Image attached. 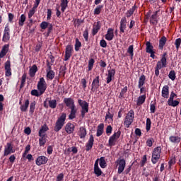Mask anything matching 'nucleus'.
Listing matches in <instances>:
<instances>
[{
  "label": "nucleus",
  "mask_w": 181,
  "mask_h": 181,
  "mask_svg": "<svg viewBox=\"0 0 181 181\" xmlns=\"http://www.w3.org/2000/svg\"><path fill=\"white\" fill-rule=\"evenodd\" d=\"M66 118H67V115L64 112L62 113L61 116L58 117L55 122V125L54 127V132H59L62 129L63 127L66 124Z\"/></svg>",
  "instance_id": "nucleus-1"
},
{
  "label": "nucleus",
  "mask_w": 181,
  "mask_h": 181,
  "mask_svg": "<svg viewBox=\"0 0 181 181\" xmlns=\"http://www.w3.org/2000/svg\"><path fill=\"white\" fill-rule=\"evenodd\" d=\"M160 153H162V148L160 146L156 147L152 153L151 162L153 165H156L160 159Z\"/></svg>",
  "instance_id": "nucleus-2"
},
{
  "label": "nucleus",
  "mask_w": 181,
  "mask_h": 181,
  "mask_svg": "<svg viewBox=\"0 0 181 181\" xmlns=\"http://www.w3.org/2000/svg\"><path fill=\"white\" fill-rule=\"evenodd\" d=\"M134 118H135V112H134V110H130L127 114L124 122L126 128H129L132 122H134Z\"/></svg>",
  "instance_id": "nucleus-3"
},
{
  "label": "nucleus",
  "mask_w": 181,
  "mask_h": 181,
  "mask_svg": "<svg viewBox=\"0 0 181 181\" xmlns=\"http://www.w3.org/2000/svg\"><path fill=\"white\" fill-rule=\"evenodd\" d=\"M115 163L116 166H118L117 173L121 175L127 166V161L124 158H118Z\"/></svg>",
  "instance_id": "nucleus-4"
},
{
  "label": "nucleus",
  "mask_w": 181,
  "mask_h": 181,
  "mask_svg": "<svg viewBox=\"0 0 181 181\" xmlns=\"http://www.w3.org/2000/svg\"><path fill=\"white\" fill-rule=\"evenodd\" d=\"M121 136V130H118L117 132H115L110 138L108 141L109 146H115L117 141Z\"/></svg>",
  "instance_id": "nucleus-5"
},
{
  "label": "nucleus",
  "mask_w": 181,
  "mask_h": 181,
  "mask_svg": "<svg viewBox=\"0 0 181 181\" xmlns=\"http://www.w3.org/2000/svg\"><path fill=\"white\" fill-rule=\"evenodd\" d=\"M37 88L38 91H41V93L45 94V91L47 88V83L45 80V78L42 77L40 78L39 81L37 82Z\"/></svg>",
  "instance_id": "nucleus-6"
},
{
  "label": "nucleus",
  "mask_w": 181,
  "mask_h": 181,
  "mask_svg": "<svg viewBox=\"0 0 181 181\" xmlns=\"http://www.w3.org/2000/svg\"><path fill=\"white\" fill-rule=\"evenodd\" d=\"M73 45H68L65 49L64 62H67V60L70 59V57L73 56Z\"/></svg>",
  "instance_id": "nucleus-7"
},
{
  "label": "nucleus",
  "mask_w": 181,
  "mask_h": 181,
  "mask_svg": "<svg viewBox=\"0 0 181 181\" xmlns=\"http://www.w3.org/2000/svg\"><path fill=\"white\" fill-rule=\"evenodd\" d=\"M11 153H15V149H13V145L12 143H7L4 146V156H8Z\"/></svg>",
  "instance_id": "nucleus-8"
},
{
  "label": "nucleus",
  "mask_w": 181,
  "mask_h": 181,
  "mask_svg": "<svg viewBox=\"0 0 181 181\" xmlns=\"http://www.w3.org/2000/svg\"><path fill=\"white\" fill-rule=\"evenodd\" d=\"M49 158L45 156H40L35 160V164L37 166H41V165H46Z\"/></svg>",
  "instance_id": "nucleus-9"
},
{
  "label": "nucleus",
  "mask_w": 181,
  "mask_h": 181,
  "mask_svg": "<svg viewBox=\"0 0 181 181\" xmlns=\"http://www.w3.org/2000/svg\"><path fill=\"white\" fill-rule=\"evenodd\" d=\"M100 88V76H96L92 82L91 91H97Z\"/></svg>",
  "instance_id": "nucleus-10"
},
{
  "label": "nucleus",
  "mask_w": 181,
  "mask_h": 181,
  "mask_svg": "<svg viewBox=\"0 0 181 181\" xmlns=\"http://www.w3.org/2000/svg\"><path fill=\"white\" fill-rule=\"evenodd\" d=\"M4 69L6 71L5 76L6 77H11L12 76V69H11V61L8 60L4 64Z\"/></svg>",
  "instance_id": "nucleus-11"
},
{
  "label": "nucleus",
  "mask_w": 181,
  "mask_h": 181,
  "mask_svg": "<svg viewBox=\"0 0 181 181\" xmlns=\"http://www.w3.org/2000/svg\"><path fill=\"white\" fill-rule=\"evenodd\" d=\"M93 145H94V136H93V134H91L90 136V138H89L88 142L86 144V152H89V151H91V149H93Z\"/></svg>",
  "instance_id": "nucleus-12"
},
{
  "label": "nucleus",
  "mask_w": 181,
  "mask_h": 181,
  "mask_svg": "<svg viewBox=\"0 0 181 181\" xmlns=\"http://www.w3.org/2000/svg\"><path fill=\"white\" fill-rule=\"evenodd\" d=\"M115 77V69H112L108 70L107 76L106 78V83L107 84H110L111 81H112V78Z\"/></svg>",
  "instance_id": "nucleus-13"
},
{
  "label": "nucleus",
  "mask_w": 181,
  "mask_h": 181,
  "mask_svg": "<svg viewBox=\"0 0 181 181\" xmlns=\"http://www.w3.org/2000/svg\"><path fill=\"white\" fill-rule=\"evenodd\" d=\"M99 161H100V159L98 158L95 160V164H94V173H95V175H96V176L98 177L101 176V175H103V171L101 170V169L98 166V162Z\"/></svg>",
  "instance_id": "nucleus-14"
},
{
  "label": "nucleus",
  "mask_w": 181,
  "mask_h": 181,
  "mask_svg": "<svg viewBox=\"0 0 181 181\" xmlns=\"http://www.w3.org/2000/svg\"><path fill=\"white\" fill-rule=\"evenodd\" d=\"M75 128L76 127L74 124L69 122L65 126V131L68 134H73V132H74Z\"/></svg>",
  "instance_id": "nucleus-15"
},
{
  "label": "nucleus",
  "mask_w": 181,
  "mask_h": 181,
  "mask_svg": "<svg viewBox=\"0 0 181 181\" xmlns=\"http://www.w3.org/2000/svg\"><path fill=\"white\" fill-rule=\"evenodd\" d=\"M78 135L81 139H84L87 136V129L85 127H81L78 131Z\"/></svg>",
  "instance_id": "nucleus-16"
},
{
  "label": "nucleus",
  "mask_w": 181,
  "mask_h": 181,
  "mask_svg": "<svg viewBox=\"0 0 181 181\" xmlns=\"http://www.w3.org/2000/svg\"><path fill=\"white\" fill-rule=\"evenodd\" d=\"M64 103L68 108H71V107H74L76 105L74 104V99L71 98H65L64 99Z\"/></svg>",
  "instance_id": "nucleus-17"
},
{
  "label": "nucleus",
  "mask_w": 181,
  "mask_h": 181,
  "mask_svg": "<svg viewBox=\"0 0 181 181\" xmlns=\"http://www.w3.org/2000/svg\"><path fill=\"white\" fill-rule=\"evenodd\" d=\"M106 40H108L109 42H111L112 39H114V29L109 28L107 29V33L105 36Z\"/></svg>",
  "instance_id": "nucleus-18"
},
{
  "label": "nucleus",
  "mask_w": 181,
  "mask_h": 181,
  "mask_svg": "<svg viewBox=\"0 0 181 181\" xmlns=\"http://www.w3.org/2000/svg\"><path fill=\"white\" fill-rule=\"evenodd\" d=\"M158 12L159 11H155L150 17V23L152 25H158V22H159V20H158Z\"/></svg>",
  "instance_id": "nucleus-19"
},
{
  "label": "nucleus",
  "mask_w": 181,
  "mask_h": 181,
  "mask_svg": "<svg viewBox=\"0 0 181 181\" xmlns=\"http://www.w3.org/2000/svg\"><path fill=\"white\" fill-rule=\"evenodd\" d=\"M70 110H71V112L69 115V119H74V118H76L78 109L77 107H76V105H75V106H71Z\"/></svg>",
  "instance_id": "nucleus-20"
},
{
  "label": "nucleus",
  "mask_w": 181,
  "mask_h": 181,
  "mask_svg": "<svg viewBox=\"0 0 181 181\" xmlns=\"http://www.w3.org/2000/svg\"><path fill=\"white\" fill-rule=\"evenodd\" d=\"M49 129V127H47V124H44L41 127L40 129L38 132L39 136H46V132H47V130Z\"/></svg>",
  "instance_id": "nucleus-21"
},
{
  "label": "nucleus",
  "mask_w": 181,
  "mask_h": 181,
  "mask_svg": "<svg viewBox=\"0 0 181 181\" xmlns=\"http://www.w3.org/2000/svg\"><path fill=\"white\" fill-rule=\"evenodd\" d=\"M78 103L82 110H84L85 111H87V110H88V103H87V101L78 99Z\"/></svg>",
  "instance_id": "nucleus-22"
},
{
  "label": "nucleus",
  "mask_w": 181,
  "mask_h": 181,
  "mask_svg": "<svg viewBox=\"0 0 181 181\" xmlns=\"http://www.w3.org/2000/svg\"><path fill=\"white\" fill-rule=\"evenodd\" d=\"M161 95L163 98H169V86L168 85L163 87Z\"/></svg>",
  "instance_id": "nucleus-23"
},
{
  "label": "nucleus",
  "mask_w": 181,
  "mask_h": 181,
  "mask_svg": "<svg viewBox=\"0 0 181 181\" xmlns=\"http://www.w3.org/2000/svg\"><path fill=\"white\" fill-rule=\"evenodd\" d=\"M166 42H168V38L166 37L163 36L159 40L158 48L160 50H163V47H165V45H166Z\"/></svg>",
  "instance_id": "nucleus-24"
},
{
  "label": "nucleus",
  "mask_w": 181,
  "mask_h": 181,
  "mask_svg": "<svg viewBox=\"0 0 181 181\" xmlns=\"http://www.w3.org/2000/svg\"><path fill=\"white\" fill-rule=\"evenodd\" d=\"M100 29H101V25H100V21H98L97 23H95L93 25L92 35L93 36H95V35L98 33V30H100Z\"/></svg>",
  "instance_id": "nucleus-25"
},
{
  "label": "nucleus",
  "mask_w": 181,
  "mask_h": 181,
  "mask_svg": "<svg viewBox=\"0 0 181 181\" xmlns=\"http://www.w3.org/2000/svg\"><path fill=\"white\" fill-rule=\"evenodd\" d=\"M145 100H146V94L140 95L137 98L136 105H138V107H141V105H142V104H144V103H145Z\"/></svg>",
  "instance_id": "nucleus-26"
},
{
  "label": "nucleus",
  "mask_w": 181,
  "mask_h": 181,
  "mask_svg": "<svg viewBox=\"0 0 181 181\" xmlns=\"http://www.w3.org/2000/svg\"><path fill=\"white\" fill-rule=\"evenodd\" d=\"M60 6L62 12L64 13L69 6V0H61Z\"/></svg>",
  "instance_id": "nucleus-27"
},
{
  "label": "nucleus",
  "mask_w": 181,
  "mask_h": 181,
  "mask_svg": "<svg viewBox=\"0 0 181 181\" xmlns=\"http://www.w3.org/2000/svg\"><path fill=\"white\" fill-rule=\"evenodd\" d=\"M36 73H37V66H36V64H34L32 66L31 68H30V77H34L35 76H36Z\"/></svg>",
  "instance_id": "nucleus-28"
},
{
  "label": "nucleus",
  "mask_w": 181,
  "mask_h": 181,
  "mask_svg": "<svg viewBox=\"0 0 181 181\" xmlns=\"http://www.w3.org/2000/svg\"><path fill=\"white\" fill-rule=\"evenodd\" d=\"M104 132V124L100 123L98 126L96 136H101Z\"/></svg>",
  "instance_id": "nucleus-29"
},
{
  "label": "nucleus",
  "mask_w": 181,
  "mask_h": 181,
  "mask_svg": "<svg viewBox=\"0 0 181 181\" xmlns=\"http://www.w3.org/2000/svg\"><path fill=\"white\" fill-rule=\"evenodd\" d=\"M169 141L173 144H180L181 138L179 136H170L169 137Z\"/></svg>",
  "instance_id": "nucleus-30"
},
{
  "label": "nucleus",
  "mask_w": 181,
  "mask_h": 181,
  "mask_svg": "<svg viewBox=\"0 0 181 181\" xmlns=\"http://www.w3.org/2000/svg\"><path fill=\"white\" fill-rule=\"evenodd\" d=\"M28 108H29V99H27L25 101V103L21 105L20 110L22 112H26V111H28Z\"/></svg>",
  "instance_id": "nucleus-31"
},
{
  "label": "nucleus",
  "mask_w": 181,
  "mask_h": 181,
  "mask_svg": "<svg viewBox=\"0 0 181 181\" xmlns=\"http://www.w3.org/2000/svg\"><path fill=\"white\" fill-rule=\"evenodd\" d=\"M145 81H146V76L141 75L139 78L138 88L144 87Z\"/></svg>",
  "instance_id": "nucleus-32"
},
{
  "label": "nucleus",
  "mask_w": 181,
  "mask_h": 181,
  "mask_svg": "<svg viewBox=\"0 0 181 181\" xmlns=\"http://www.w3.org/2000/svg\"><path fill=\"white\" fill-rule=\"evenodd\" d=\"M49 107L52 110H54L57 107V100L56 99L49 100L48 101Z\"/></svg>",
  "instance_id": "nucleus-33"
},
{
  "label": "nucleus",
  "mask_w": 181,
  "mask_h": 181,
  "mask_svg": "<svg viewBox=\"0 0 181 181\" xmlns=\"http://www.w3.org/2000/svg\"><path fill=\"white\" fill-rule=\"evenodd\" d=\"M167 103H168V105H169L170 107H177V105L180 104V102H179L177 100H174V99L168 100Z\"/></svg>",
  "instance_id": "nucleus-34"
},
{
  "label": "nucleus",
  "mask_w": 181,
  "mask_h": 181,
  "mask_svg": "<svg viewBox=\"0 0 181 181\" xmlns=\"http://www.w3.org/2000/svg\"><path fill=\"white\" fill-rule=\"evenodd\" d=\"M10 40H11V33H4L2 42H4V43H8V42H9Z\"/></svg>",
  "instance_id": "nucleus-35"
},
{
  "label": "nucleus",
  "mask_w": 181,
  "mask_h": 181,
  "mask_svg": "<svg viewBox=\"0 0 181 181\" xmlns=\"http://www.w3.org/2000/svg\"><path fill=\"white\" fill-rule=\"evenodd\" d=\"M146 53H151L153 52V46L151 44V42L148 41L146 42Z\"/></svg>",
  "instance_id": "nucleus-36"
},
{
  "label": "nucleus",
  "mask_w": 181,
  "mask_h": 181,
  "mask_svg": "<svg viewBox=\"0 0 181 181\" xmlns=\"http://www.w3.org/2000/svg\"><path fill=\"white\" fill-rule=\"evenodd\" d=\"M28 76V74L26 73H24L21 77V83L20 85V88L22 89L23 87H25V84H26V77Z\"/></svg>",
  "instance_id": "nucleus-37"
},
{
  "label": "nucleus",
  "mask_w": 181,
  "mask_h": 181,
  "mask_svg": "<svg viewBox=\"0 0 181 181\" xmlns=\"http://www.w3.org/2000/svg\"><path fill=\"white\" fill-rule=\"evenodd\" d=\"M99 159V165L102 169H105L107 168V162H105V158L104 157H100Z\"/></svg>",
  "instance_id": "nucleus-38"
},
{
  "label": "nucleus",
  "mask_w": 181,
  "mask_h": 181,
  "mask_svg": "<svg viewBox=\"0 0 181 181\" xmlns=\"http://www.w3.org/2000/svg\"><path fill=\"white\" fill-rule=\"evenodd\" d=\"M36 108V101H33L30 104V110L29 112L30 114H31V115H33V112H35V110Z\"/></svg>",
  "instance_id": "nucleus-39"
},
{
  "label": "nucleus",
  "mask_w": 181,
  "mask_h": 181,
  "mask_svg": "<svg viewBox=\"0 0 181 181\" xmlns=\"http://www.w3.org/2000/svg\"><path fill=\"white\" fill-rule=\"evenodd\" d=\"M40 137L39 139L40 146H45V145H46V142L47 141V139H46L47 136H40Z\"/></svg>",
  "instance_id": "nucleus-40"
},
{
  "label": "nucleus",
  "mask_w": 181,
  "mask_h": 181,
  "mask_svg": "<svg viewBox=\"0 0 181 181\" xmlns=\"http://www.w3.org/2000/svg\"><path fill=\"white\" fill-rule=\"evenodd\" d=\"M113 118H114V115L111 114V112H110V109H108L105 116V119H109L110 122H112V121H114Z\"/></svg>",
  "instance_id": "nucleus-41"
},
{
  "label": "nucleus",
  "mask_w": 181,
  "mask_h": 181,
  "mask_svg": "<svg viewBox=\"0 0 181 181\" xmlns=\"http://www.w3.org/2000/svg\"><path fill=\"white\" fill-rule=\"evenodd\" d=\"M158 63H160L161 68H165L168 66V59L167 58H161L160 61H158Z\"/></svg>",
  "instance_id": "nucleus-42"
},
{
  "label": "nucleus",
  "mask_w": 181,
  "mask_h": 181,
  "mask_svg": "<svg viewBox=\"0 0 181 181\" xmlns=\"http://www.w3.org/2000/svg\"><path fill=\"white\" fill-rule=\"evenodd\" d=\"M128 91V86H125L121 90V92L119 95V98H125V94Z\"/></svg>",
  "instance_id": "nucleus-43"
},
{
  "label": "nucleus",
  "mask_w": 181,
  "mask_h": 181,
  "mask_svg": "<svg viewBox=\"0 0 181 181\" xmlns=\"http://www.w3.org/2000/svg\"><path fill=\"white\" fill-rule=\"evenodd\" d=\"M31 95H34L35 97H40V95H43L44 93H41V90H37L36 89H33L31 90Z\"/></svg>",
  "instance_id": "nucleus-44"
},
{
  "label": "nucleus",
  "mask_w": 181,
  "mask_h": 181,
  "mask_svg": "<svg viewBox=\"0 0 181 181\" xmlns=\"http://www.w3.org/2000/svg\"><path fill=\"white\" fill-rule=\"evenodd\" d=\"M54 71H49L47 72V80H53L54 78Z\"/></svg>",
  "instance_id": "nucleus-45"
},
{
  "label": "nucleus",
  "mask_w": 181,
  "mask_h": 181,
  "mask_svg": "<svg viewBox=\"0 0 181 181\" xmlns=\"http://www.w3.org/2000/svg\"><path fill=\"white\" fill-rule=\"evenodd\" d=\"M25 21H26V16H25V14H22L18 21L19 26H23V25H25Z\"/></svg>",
  "instance_id": "nucleus-46"
},
{
  "label": "nucleus",
  "mask_w": 181,
  "mask_h": 181,
  "mask_svg": "<svg viewBox=\"0 0 181 181\" xmlns=\"http://www.w3.org/2000/svg\"><path fill=\"white\" fill-rule=\"evenodd\" d=\"M94 63H95V61L94 59L91 58L88 61V71H91L93 70V67H94Z\"/></svg>",
  "instance_id": "nucleus-47"
},
{
  "label": "nucleus",
  "mask_w": 181,
  "mask_h": 181,
  "mask_svg": "<svg viewBox=\"0 0 181 181\" xmlns=\"http://www.w3.org/2000/svg\"><path fill=\"white\" fill-rule=\"evenodd\" d=\"M104 8L103 5H98L94 10V15H100L101 13V9Z\"/></svg>",
  "instance_id": "nucleus-48"
},
{
  "label": "nucleus",
  "mask_w": 181,
  "mask_h": 181,
  "mask_svg": "<svg viewBox=\"0 0 181 181\" xmlns=\"http://www.w3.org/2000/svg\"><path fill=\"white\" fill-rule=\"evenodd\" d=\"M160 69H162V65H160V62H157V64L155 67V74L156 77L159 76V70H160Z\"/></svg>",
  "instance_id": "nucleus-49"
},
{
  "label": "nucleus",
  "mask_w": 181,
  "mask_h": 181,
  "mask_svg": "<svg viewBox=\"0 0 181 181\" xmlns=\"http://www.w3.org/2000/svg\"><path fill=\"white\" fill-rule=\"evenodd\" d=\"M168 77L172 81H175L176 80V72L175 71L172 70L169 72Z\"/></svg>",
  "instance_id": "nucleus-50"
},
{
  "label": "nucleus",
  "mask_w": 181,
  "mask_h": 181,
  "mask_svg": "<svg viewBox=\"0 0 181 181\" xmlns=\"http://www.w3.org/2000/svg\"><path fill=\"white\" fill-rule=\"evenodd\" d=\"M152 122H151V119L150 118H147L146 119V132H149V131H151V125Z\"/></svg>",
  "instance_id": "nucleus-51"
},
{
  "label": "nucleus",
  "mask_w": 181,
  "mask_h": 181,
  "mask_svg": "<svg viewBox=\"0 0 181 181\" xmlns=\"http://www.w3.org/2000/svg\"><path fill=\"white\" fill-rule=\"evenodd\" d=\"M80 47H81V42L80 40H78V38H76L75 43V51L78 52V50H80Z\"/></svg>",
  "instance_id": "nucleus-52"
},
{
  "label": "nucleus",
  "mask_w": 181,
  "mask_h": 181,
  "mask_svg": "<svg viewBox=\"0 0 181 181\" xmlns=\"http://www.w3.org/2000/svg\"><path fill=\"white\" fill-rule=\"evenodd\" d=\"M153 142H155V139H153V138H149L147 139L146 144L149 148H151L152 147V145H153Z\"/></svg>",
  "instance_id": "nucleus-53"
},
{
  "label": "nucleus",
  "mask_w": 181,
  "mask_h": 181,
  "mask_svg": "<svg viewBox=\"0 0 181 181\" xmlns=\"http://www.w3.org/2000/svg\"><path fill=\"white\" fill-rule=\"evenodd\" d=\"M50 23H47L46 21H42L41 23H40V28L41 29H42L43 30H45V29H47Z\"/></svg>",
  "instance_id": "nucleus-54"
},
{
  "label": "nucleus",
  "mask_w": 181,
  "mask_h": 181,
  "mask_svg": "<svg viewBox=\"0 0 181 181\" xmlns=\"http://www.w3.org/2000/svg\"><path fill=\"white\" fill-rule=\"evenodd\" d=\"M127 53L130 54L131 57H134V45H130L127 49Z\"/></svg>",
  "instance_id": "nucleus-55"
},
{
  "label": "nucleus",
  "mask_w": 181,
  "mask_h": 181,
  "mask_svg": "<svg viewBox=\"0 0 181 181\" xmlns=\"http://www.w3.org/2000/svg\"><path fill=\"white\" fill-rule=\"evenodd\" d=\"M136 9H138V6H136V4H134L132 8L127 11V12L128 13H130V15H134V13Z\"/></svg>",
  "instance_id": "nucleus-56"
},
{
  "label": "nucleus",
  "mask_w": 181,
  "mask_h": 181,
  "mask_svg": "<svg viewBox=\"0 0 181 181\" xmlns=\"http://www.w3.org/2000/svg\"><path fill=\"white\" fill-rule=\"evenodd\" d=\"M29 151H30V144L26 146L24 153H23V158H25L26 155L29 153Z\"/></svg>",
  "instance_id": "nucleus-57"
},
{
  "label": "nucleus",
  "mask_w": 181,
  "mask_h": 181,
  "mask_svg": "<svg viewBox=\"0 0 181 181\" xmlns=\"http://www.w3.org/2000/svg\"><path fill=\"white\" fill-rule=\"evenodd\" d=\"M180 45H181V38L176 39L175 42V46L177 50H179V47H180Z\"/></svg>",
  "instance_id": "nucleus-58"
},
{
  "label": "nucleus",
  "mask_w": 181,
  "mask_h": 181,
  "mask_svg": "<svg viewBox=\"0 0 181 181\" xmlns=\"http://www.w3.org/2000/svg\"><path fill=\"white\" fill-rule=\"evenodd\" d=\"M41 1L42 0H35L34 5H33L32 9H34L35 11H36V9H37V7L39 6V5H40Z\"/></svg>",
  "instance_id": "nucleus-59"
},
{
  "label": "nucleus",
  "mask_w": 181,
  "mask_h": 181,
  "mask_svg": "<svg viewBox=\"0 0 181 181\" xmlns=\"http://www.w3.org/2000/svg\"><path fill=\"white\" fill-rule=\"evenodd\" d=\"M125 29H127V24H121L119 25L120 33H125Z\"/></svg>",
  "instance_id": "nucleus-60"
},
{
  "label": "nucleus",
  "mask_w": 181,
  "mask_h": 181,
  "mask_svg": "<svg viewBox=\"0 0 181 181\" xmlns=\"http://www.w3.org/2000/svg\"><path fill=\"white\" fill-rule=\"evenodd\" d=\"M83 36L86 42H88V30L86 29L83 33Z\"/></svg>",
  "instance_id": "nucleus-61"
},
{
  "label": "nucleus",
  "mask_w": 181,
  "mask_h": 181,
  "mask_svg": "<svg viewBox=\"0 0 181 181\" xmlns=\"http://www.w3.org/2000/svg\"><path fill=\"white\" fill-rule=\"evenodd\" d=\"M150 111H151V114H155V111H156V106L155 105V104L151 103Z\"/></svg>",
  "instance_id": "nucleus-62"
},
{
  "label": "nucleus",
  "mask_w": 181,
  "mask_h": 181,
  "mask_svg": "<svg viewBox=\"0 0 181 181\" xmlns=\"http://www.w3.org/2000/svg\"><path fill=\"white\" fill-rule=\"evenodd\" d=\"M106 134H107V135H111V134H112V127L111 125H108L107 127Z\"/></svg>",
  "instance_id": "nucleus-63"
},
{
  "label": "nucleus",
  "mask_w": 181,
  "mask_h": 181,
  "mask_svg": "<svg viewBox=\"0 0 181 181\" xmlns=\"http://www.w3.org/2000/svg\"><path fill=\"white\" fill-rule=\"evenodd\" d=\"M84 23V21L81 19H76L74 21L75 26H77V28H78V26H80V25H81V23Z\"/></svg>",
  "instance_id": "nucleus-64"
}]
</instances>
